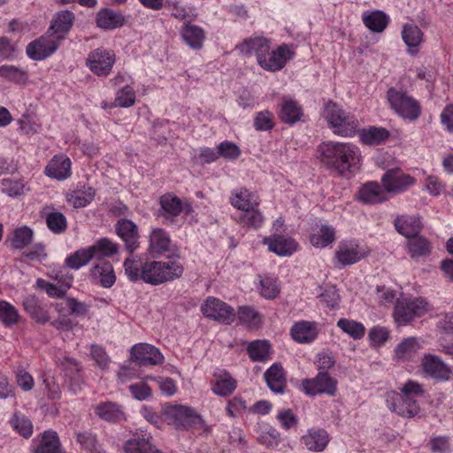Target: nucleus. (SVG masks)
I'll list each match as a JSON object with an SVG mask.
<instances>
[{"instance_id":"f257e3e1","label":"nucleus","mask_w":453,"mask_h":453,"mask_svg":"<svg viewBox=\"0 0 453 453\" xmlns=\"http://www.w3.org/2000/svg\"><path fill=\"white\" fill-rule=\"evenodd\" d=\"M125 273L131 281L142 280L154 286L173 280L181 276L182 265L177 261H156L127 258Z\"/></svg>"},{"instance_id":"f03ea898","label":"nucleus","mask_w":453,"mask_h":453,"mask_svg":"<svg viewBox=\"0 0 453 453\" xmlns=\"http://www.w3.org/2000/svg\"><path fill=\"white\" fill-rule=\"evenodd\" d=\"M318 153L325 164L341 173L355 171L361 163L359 148L349 142H324L319 147Z\"/></svg>"},{"instance_id":"7ed1b4c3","label":"nucleus","mask_w":453,"mask_h":453,"mask_svg":"<svg viewBox=\"0 0 453 453\" xmlns=\"http://www.w3.org/2000/svg\"><path fill=\"white\" fill-rule=\"evenodd\" d=\"M322 116L334 134L345 137L353 136L359 128L357 119L335 103H326Z\"/></svg>"},{"instance_id":"20e7f679","label":"nucleus","mask_w":453,"mask_h":453,"mask_svg":"<svg viewBox=\"0 0 453 453\" xmlns=\"http://www.w3.org/2000/svg\"><path fill=\"white\" fill-rule=\"evenodd\" d=\"M387 98L391 108L403 119L413 121L419 117L421 107L418 102L406 92L391 88Z\"/></svg>"},{"instance_id":"39448f33","label":"nucleus","mask_w":453,"mask_h":453,"mask_svg":"<svg viewBox=\"0 0 453 453\" xmlns=\"http://www.w3.org/2000/svg\"><path fill=\"white\" fill-rule=\"evenodd\" d=\"M430 310L429 303L421 297L398 298L394 311V318L397 324L403 325L411 321L416 317L425 315Z\"/></svg>"},{"instance_id":"423d86ee","label":"nucleus","mask_w":453,"mask_h":453,"mask_svg":"<svg viewBox=\"0 0 453 453\" xmlns=\"http://www.w3.org/2000/svg\"><path fill=\"white\" fill-rule=\"evenodd\" d=\"M165 420L178 429L197 427L203 429L202 418L191 408L182 405H171L164 411Z\"/></svg>"},{"instance_id":"0eeeda50","label":"nucleus","mask_w":453,"mask_h":453,"mask_svg":"<svg viewBox=\"0 0 453 453\" xmlns=\"http://www.w3.org/2000/svg\"><path fill=\"white\" fill-rule=\"evenodd\" d=\"M370 253L368 247L357 240H343L339 242L334 254V263L343 267L356 264Z\"/></svg>"},{"instance_id":"6e6552de","label":"nucleus","mask_w":453,"mask_h":453,"mask_svg":"<svg viewBox=\"0 0 453 453\" xmlns=\"http://www.w3.org/2000/svg\"><path fill=\"white\" fill-rule=\"evenodd\" d=\"M201 311L206 318L227 325L234 322L236 317L233 307L213 296L206 298L201 305Z\"/></svg>"},{"instance_id":"1a4fd4ad","label":"nucleus","mask_w":453,"mask_h":453,"mask_svg":"<svg viewBox=\"0 0 453 453\" xmlns=\"http://www.w3.org/2000/svg\"><path fill=\"white\" fill-rule=\"evenodd\" d=\"M295 57L292 45L281 44L269 50L260 58L258 65L268 72H277L284 68L286 64Z\"/></svg>"},{"instance_id":"9d476101","label":"nucleus","mask_w":453,"mask_h":453,"mask_svg":"<svg viewBox=\"0 0 453 453\" xmlns=\"http://www.w3.org/2000/svg\"><path fill=\"white\" fill-rule=\"evenodd\" d=\"M115 61L116 56L112 50L100 47L88 54L87 66L97 76H107L111 72Z\"/></svg>"},{"instance_id":"9b49d317","label":"nucleus","mask_w":453,"mask_h":453,"mask_svg":"<svg viewBox=\"0 0 453 453\" xmlns=\"http://www.w3.org/2000/svg\"><path fill=\"white\" fill-rule=\"evenodd\" d=\"M61 40L50 32L31 42L27 46V56L34 60H43L51 56L58 48Z\"/></svg>"},{"instance_id":"f8f14e48","label":"nucleus","mask_w":453,"mask_h":453,"mask_svg":"<svg viewBox=\"0 0 453 453\" xmlns=\"http://www.w3.org/2000/svg\"><path fill=\"white\" fill-rule=\"evenodd\" d=\"M381 182L388 193L401 194L416 183L411 175L405 173L400 168L387 171L381 177Z\"/></svg>"},{"instance_id":"ddd939ff","label":"nucleus","mask_w":453,"mask_h":453,"mask_svg":"<svg viewBox=\"0 0 453 453\" xmlns=\"http://www.w3.org/2000/svg\"><path fill=\"white\" fill-rule=\"evenodd\" d=\"M160 205V216L164 218L166 224L173 223L181 212L185 215L193 213V208L188 203L182 202L179 197L171 194L161 196Z\"/></svg>"},{"instance_id":"4468645a","label":"nucleus","mask_w":453,"mask_h":453,"mask_svg":"<svg viewBox=\"0 0 453 453\" xmlns=\"http://www.w3.org/2000/svg\"><path fill=\"white\" fill-rule=\"evenodd\" d=\"M111 81L120 88L115 93L114 106L128 108L134 104L136 99L135 90L131 85L132 78L125 73H118Z\"/></svg>"},{"instance_id":"2eb2a0df","label":"nucleus","mask_w":453,"mask_h":453,"mask_svg":"<svg viewBox=\"0 0 453 453\" xmlns=\"http://www.w3.org/2000/svg\"><path fill=\"white\" fill-rule=\"evenodd\" d=\"M421 372L424 377L435 380H448L451 374L449 366L439 357L425 355L421 361Z\"/></svg>"},{"instance_id":"dca6fc26","label":"nucleus","mask_w":453,"mask_h":453,"mask_svg":"<svg viewBox=\"0 0 453 453\" xmlns=\"http://www.w3.org/2000/svg\"><path fill=\"white\" fill-rule=\"evenodd\" d=\"M303 390L306 395H315L327 394L334 395L336 391V381L328 373L319 372L314 379L304 380L302 383Z\"/></svg>"},{"instance_id":"f3484780","label":"nucleus","mask_w":453,"mask_h":453,"mask_svg":"<svg viewBox=\"0 0 453 453\" xmlns=\"http://www.w3.org/2000/svg\"><path fill=\"white\" fill-rule=\"evenodd\" d=\"M387 404L392 411L403 417H414L420 411L416 400L395 392L388 394Z\"/></svg>"},{"instance_id":"a211bd4d","label":"nucleus","mask_w":453,"mask_h":453,"mask_svg":"<svg viewBox=\"0 0 453 453\" xmlns=\"http://www.w3.org/2000/svg\"><path fill=\"white\" fill-rule=\"evenodd\" d=\"M271 252L280 257H289L297 250L298 243L291 237L280 234H273L263 240Z\"/></svg>"},{"instance_id":"6ab92c4d","label":"nucleus","mask_w":453,"mask_h":453,"mask_svg":"<svg viewBox=\"0 0 453 453\" xmlns=\"http://www.w3.org/2000/svg\"><path fill=\"white\" fill-rule=\"evenodd\" d=\"M236 48L243 55L256 56L259 64L260 58L271 49V40L263 35H254L243 40Z\"/></svg>"},{"instance_id":"aec40b11","label":"nucleus","mask_w":453,"mask_h":453,"mask_svg":"<svg viewBox=\"0 0 453 453\" xmlns=\"http://www.w3.org/2000/svg\"><path fill=\"white\" fill-rule=\"evenodd\" d=\"M132 358L142 365H155L164 360L158 349L148 343L135 344L131 349Z\"/></svg>"},{"instance_id":"412c9836","label":"nucleus","mask_w":453,"mask_h":453,"mask_svg":"<svg viewBox=\"0 0 453 453\" xmlns=\"http://www.w3.org/2000/svg\"><path fill=\"white\" fill-rule=\"evenodd\" d=\"M301 441L309 451L323 452L330 441V436L323 428L311 427L301 437Z\"/></svg>"},{"instance_id":"4be33fe9","label":"nucleus","mask_w":453,"mask_h":453,"mask_svg":"<svg viewBox=\"0 0 453 453\" xmlns=\"http://www.w3.org/2000/svg\"><path fill=\"white\" fill-rule=\"evenodd\" d=\"M71 165L72 162L67 156L55 155L46 165L44 173L51 179L64 180L72 174Z\"/></svg>"},{"instance_id":"5701e85b","label":"nucleus","mask_w":453,"mask_h":453,"mask_svg":"<svg viewBox=\"0 0 453 453\" xmlns=\"http://www.w3.org/2000/svg\"><path fill=\"white\" fill-rule=\"evenodd\" d=\"M290 334L298 343H311L318 337V324L314 321H297L292 326Z\"/></svg>"},{"instance_id":"b1692460","label":"nucleus","mask_w":453,"mask_h":453,"mask_svg":"<svg viewBox=\"0 0 453 453\" xmlns=\"http://www.w3.org/2000/svg\"><path fill=\"white\" fill-rule=\"evenodd\" d=\"M401 35L408 48V53L416 55L424 40V34L421 29L413 23H407L403 26Z\"/></svg>"},{"instance_id":"393cba45","label":"nucleus","mask_w":453,"mask_h":453,"mask_svg":"<svg viewBox=\"0 0 453 453\" xmlns=\"http://www.w3.org/2000/svg\"><path fill=\"white\" fill-rule=\"evenodd\" d=\"M118 235L124 241L127 249L133 252L138 246V233L136 225L128 219H121L116 225Z\"/></svg>"},{"instance_id":"a878e982","label":"nucleus","mask_w":453,"mask_h":453,"mask_svg":"<svg viewBox=\"0 0 453 453\" xmlns=\"http://www.w3.org/2000/svg\"><path fill=\"white\" fill-rule=\"evenodd\" d=\"M335 240V230L332 226L319 223L316 224L310 235L311 243L316 248H325L332 244Z\"/></svg>"},{"instance_id":"bb28decb","label":"nucleus","mask_w":453,"mask_h":453,"mask_svg":"<svg viewBox=\"0 0 453 453\" xmlns=\"http://www.w3.org/2000/svg\"><path fill=\"white\" fill-rule=\"evenodd\" d=\"M387 191L378 182L365 183L358 191V199L365 203H378L387 200Z\"/></svg>"},{"instance_id":"cd10ccee","label":"nucleus","mask_w":453,"mask_h":453,"mask_svg":"<svg viewBox=\"0 0 453 453\" xmlns=\"http://www.w3.org/2000/svg\"><path fill=\"white\" fill-rule=\"evenodd\" d=\"M74 15L69 11H61L53 18L49 32L63 40L73 24Z\"/></svg>"},{"instance_id":"c85d7f7f","label":"nucleus","mask_w":453,"mask_h":453,"mask_svg":"<svg viewBox=\"0 0 453 453\" xmlns=\"http://www.w3.org/2000/svg\"><path fill=\"white\" fill-rule=\"evenodd\" d=\"M61 367L65 371V376L68 378L66 380L67 387L73 394H77L81 389L82 380L78 373L80 371L79 364L73 358L65 357L60 363Z\"/></svg>"},{"instance_id":"c756f323","label":"nucleus","mask_w":453,"mask_h":453,"mask_svg":"<svg viewBox=\"0 0 453 453\" xmlns=\"http://www.w3.org/2000/svg\"><path fill=\"white\" fill-rule=\"evenodd\" d=\"M231 204L244 212L257 208L259 204L256 195L246 188H238L232 192Z\"/></svg>"},{"instance_id":"7c9ffc66","label":"nucleus","mask_w":453,"mask_h":453,"mask_svg":"<svg viewBox=\"0 0 453 453\" xmlns=\"http://www.w3.org/2000/svg\"><path fill=\"white\" fill-rule=\"evenodd\" d=\"M236 388V380L226 371L214 373L211 391L219 396H227Z\"/></svg>"},{"instance_id":"2f4dec72","label":"nucleus","mask_w":453,"mask_h":453,"mask_svg":"<svg viewBox=\"0 0 453 453\" xmlns=\"http://www.w3.org/2000/svg\"><path fill=\"white\" fill-rule=\"evenodd\" d=\"M22 304L24 310L37 323L44 324L50 320L47 310L35 295L26 296Z\"/></svg>"},{"instance_id":"473e14b6","label":"nucleus","mask_w":453,"mask_h":453,"mask_svg":"<svg viewBox=\"0 0 453 453\" xmlns=\"http://www.w3.org/2000/svg\"><path fill=\"white\" fill-rule=\"evenodd\" d=\"M396 231L407 239L418 234L422 227L420 219L414 215H402L395 219Z\"/></svg>"},{"instance_id":"72a5a7b5","label":"nucleus","mask_w":453,"mask_h":453,"mask_svg":"<svg viewBox=\"0 0 453 453\" xmlns=\"http://www.w3.org/2000/svg\"><path fill=\"white\" fill-rule=\"evenodd\" d=\"M269 388L274 393H283L286 387V374L281 365L274 363L265 372Z\"/></svg>"},{"instance_id":"f704fd0d","label":"nucleus","mask_w":453,"mask_h":453,"mask_svg":"<svg viewBox=\"0 0 453 453\" xmlns=\"http://www.w3.org/2000/svg\"><path fill=\"white\" fill-rule=\"evenodd\" d=\"M90 274L93 280L104 288L111 287L116 280L111 264L105 261L95 265L90 270Z\"/></svg>"},{"instance_id":"c9c22d12","label":"nucleus","mask_w":453,"mask_h":453,"mask_svg":"<svg viewBox=\"0 0 453 453\" xmlns=\"http://www.w3.org/2000/svg\"><path fill=\"white\" fill-rule=\"evenodd\" d=\"M180 35L185 43L194 50L201 49L205 39L203 29L189 22L184 23Z\"/></svg>"},{"instance_id":"e433bc0d","label":"nucleus","mask_w":453,"mask_h":453,"mask_svg":"<svg viewBox=\"0 0 453 453\" xmlns=\"http://www.w3.org/2000/svg\"><path fill=\"white\" fill-rule=\"evenodd\" d=\"M95 413L107 422H119L125 419L122 407L112 402H104L96 405Z\"/></svg>"},{"instance_id":"4c0bfd02","label":"nucleus","mask_w":453,"mask_h":453,"mask_svg":"<svg viewBox=\"0 0 453 453\" xmlns=\"http://www.w3.org/2000/svg\"><path fill=\"white\" fill-rule=\"evenodd\" d=\"M150 435L142 432L137 434L134 438L128 440L124 447L125 453H162L154 449L150 442Z\"/></svg>"},{"instance_id":"58836bf2","label":"nucleus","mask_w":453,"mask_h":453,"mask_svg":"<svg viewBox=\"0 0 453 453\" xmlns=\"http://www.w3.org/2000/svg\"><path fill=\"white\" fill-rule=\"evenodd\" d=\"M303 111L299 104L290 97H284L280 104L279 117L288 124H294L301 119Z\"/></svg>"},{"instance_id":"ea45409f","label":"nucleus","mask_w":453,"mask_h":453,"mask_svg":"<svg viewBox=\"0 0 453 453\" xmlns=\"http://www.w3.org/2000/svg\"><path fill=\"white\" fill-rule=\"evenodd\" d=\"M365 26L372 32H382L389 21L388 16L381 11L365 12L362 15Z\"/></svg>"},{"instance_id":"a19ab883","label":"nucleus","mask_w":453,"mask_h":453,"mask_svg":"<svg viewBox=\"0 0 453 453\" xmlns=\"http://www.w3.org/2000/svg\"><path fill=\"white\" fill-rule=\"evenodd\" d=\"M124 23L123 17L111 9H103L96 14V25L103 29H114Z\"/></svg>"},{"instance_id":"79ce46f5","label":"nucleus","mask_w":453,"mask_h":453,"mask_svg":"<svg viewBox=\"0 0 453 453\" xmlns=\"http://www.w3.org/2000/svg\"><path fill=\"white\" fill-rule=\"evenodd\" d=\"M171 239L162 228H153L150 234L149 249L152 253H162L169 250Z\"/></svg>"},{"instance_id":"37998d69","label":"nucleus","mask_w":453,"mask_h":453,"mask_svg":"<svg viewBox=\"0 0 453 453\" xmlns=\"http://www.w3.org/2000/svg\"><path fill=\"white\" fill-rule=\"evenodd\" d=\"M96 195L95 189L91 187H82L66 196L68 203L75 208H81L87 206L92 202Z\"/></svg>"},{"instance_id":"c03bdc74","label":"nucleus","mask_w":453,"mask_h":453,"mask_svg":"<svg viewBox=\"0 0 453 453\" xmlns=\"http://www.w3.org/2000/svg\"><path fill=\"white\" fill-rule=\"evenodd\" d=\"M257 441L267 449H275L280 442V433L275 427L266 425L259 428Z\"/></svg>"},{"instance_id":"a18cd8bd","label":"nucleus","mask_w":453,"mask_h":453,"mask_svg":"<svg viewBox=\"0 0 453 453\" xmlns=\"http://www.w3.org/2000/svg\"><path fill=\"white\" fill-rule=\"evenodd\" d=\"M95 256L91 247H86L76 250L65 258V265L69 268L78 270L82 266L88 265L90 260L94 259Z\"/></svg>"},{"instance_id":"49530a36","label":"nucleus","mask_w":453,"mask_h":453,"mask_svg":"<svg viewBox=\"0 0 453 453\" xmlns=\"http://www.w3.org/2000/svg\"><path fill=\"white\" fill-rule=\"evenodd\" d=\"M43 214L47 226L54 234H59L66 229L67 221L63 213L50 211L49 207H45L43 209Z\"/></svg>"},{"instance_id":"de8ad7c7","label":"nucleus","mask_w":453,"mask_h":453,"mask_svg":"<svg viewBox=\"0 0 453 453\" xmlns=\"http://www.w3.org/2000/svg\"><path fill=\"white\" fill-rule=\"evenodd\" d=\"M420 349L417 338L409 337L402 341L395 349V356L397 359L405 360L412 357Z\"/></svg>"},{"instance_id":"09e8293b","label":"nucleus","mask_w":453,"mask_h":453,"mask_svg":"<svg viewBox=\"0 0 453 453\" xmlns=\"http://www.w3.org/2000/svg\"><path fill=\"white\" fill-rule=\"evenodd\" d=\"M336 326L346 334L354 340H360L365 334V327L361 322L342 318Z\"/></svg>"},{"instance_id":"8fccbe9b","label":"nucleus","mask_w":453,"mask_h":453,"mask_svg":"<svg viewBox=\"0 0 453 453\" xmlns=\"http://www.w3.org/2000/svg\"><path fill=\"white\" fill-rule=\"evenodd\" d=\"M95 259H103L116 254L119 250L117 243L108 238H101L90 246Z\"/></svg>"},{"instance_id":"3c124183","label":"nucleus","mask_w":453,"mask_h":453,"mask_svg":"<svg viewBox=\"0 0 453 453\" xmlns=\"http://www.w3.org/2000/svg\"><path fill=\"white\" fill-rule=\"evenodd\" d=\"M389 134L386 128L371 127L367 129H363L359 137L360 140L368 145H376L388 139Z\"/></svg>"},{"instance_id":"603ef678","label":"nucleus","mask_w":453,"mask_h":453,"mask_svg":"<svg viewBox=\"0 0 453 453\" xmlns=\"http://www.w3.org/2000/svg\"><path fill=\"white\" fill-rule=\"evenodd\" d=\"M407 247L412 257L426 256L431 251L429 242L418 234L408 239Z\"/></svg>"},{"instance_id":"864d4df0","label":"nucleus","mask_w":453,"mask_h":453,"mask_svg":"<svg viewBox=\"0 0 453 453\" xmlns=\"http://www.w3.org/2000/svg\"><path fill=\"white\" fill-rule=\"evenodd\" d=\"M237 317L240 323L250 328H256L262 323L261 315L254 308L250 306L240 307Z\"/></svg>"},{"instance_id":"5fc2aeb1","label":"nucleus","mask_w":453,"mask_h":453,"mask_svg":"<svg viewBox=\"0 0 453 453\" xmlns=\"http://www.w3.org/2000/svg\"><path fill=\"white\" fill-rule=\"evenodd\" d=\"M258 291L266 299H273L280 293L278 280L273 276L259 277Z\"/></svg>"},{"instance_id":"6e6d98bb","label":"nucleus","mask_w":453,"mask_h":453,"mask_svg":"<svg viewBox=\"0 0 453 453\" xmlns=\"http://www.w3.org/2000/svg\"><path fill=\"white\" fill-rule=\"evenodd\" d=\"M248 353L253 361H265L269 358L270 344L265 340H257L250 343Z\"/></svg>"},{"instance_id":"4d7b16f0","label":"nucleus","mask_w":453,"mask_h":453,"mask_svg":"<svg viewBox=\"0 0 453 453\" xmlns=\"http://www.w3.org/2000/svg\"><path fill=\"white\" fill-rule=\"evenodd\" d=\"M18 310L7 301H0V321L5 326H12L19 321Z\"/></svg>"},{"instance_id":"13d9d810","label":"nucleus","mask_w":453,"mask_h":453,"mask_svg":"<svg viewBox=\"0 0 453 453\" xmlns=\"http://www.w3.org/2000/svg\"><path fill=\"white\" fill-rule=\"evenodd\" d=\"M10 423L12 428L23 437L28 438L31 436L33 433V425L25 415L18 412L14 413Z\"/></svg>"},{"instance_id":"bf43d9fd","label":"nucleus","mask_w":453,"mask_h":453,"mask_svg":"<svg viewBox=\"0 0 453 453\" xmlns=\"http://www.w3.org/2000/svg\"><path fill=\"white\" fill-rule=\"evenodd\" d=\"M32 239L33 231L27 226H22L14 231L11 245L14 249H23L32 242Z\"/></svg>"},{"instance_id":"052dcab7","label":"nucleus","mask_w":453,"mask_h":453,"mask_svg":"<svg viewBox=\"0 0 453 453\" xmlns=\"http://www.w3.org/2000/svg\"><path fill=\"white\" fill-rule=\"evenodd\" d=\"M240 220L244 226L257 229L263 226L265 217L259 210L254 208L242 214Z\"/></svg>"},{"instance_id":"680f3d73","label":"nucleus","mask_w":453,"mask_h":453,"mask_svg":"<svg viewBox=\"0 0 453 453\" xmlns=\"http://www.w3.org/2000/svg\"><path fill=\"white\" fill-rule=\"evenodd\" d=\"M2 191L9 196H19L25 191V183L19 179L4 178L2 180Z\"/></svg>"},{"instance_id":"e2e57ef3","label":"nucleus","mask_w":453,"mask_h":453,"mask_svg":"<svg viewBox=\"0 0 453 453\" xmlns=\"http://www.w3.org/2000/svg\"><path fill=\"white\" fill-rule=\"evenodd\" d=\"M0 77L17 83L25 82L27 78L23 70L7 65L0 66Z\"/></svg>"},{"instance_id":"0e129e2a","label":"nucleus","mask_w":453,"mask_h":453,"mask_svg":"<svg viewBox=\"0 0 453 453\" xmlns=\"http://www.w3.org/2000/svg\"><path fill=\"white\" fill-rule=\"evenodd\" d=\"M77 441L89 453H105L97 443L96 437L90 433H79Z\"/></svg>"},{"instance_id":"69168bd1","label":"nucleus","mask_w":453,"mask_h":453,"mask_svg":"<svg viewBox=\"0 0 453 453\" xmlns=\"http://www.w3.org/2000/svg\"><path fill=\"white\" fill-rule=\"evenodd\" d=\"M164 7L170 12L173 17L178 19H185L189 18L191 14V10L178 0H165Z\"/></svg>"},{"instance_id":"338daca9","label":"nucleus","mask_w":453,"mask_h":453,"mask_svg":"<svg viewBox=\"0 0 453 453\" xmlns=\"http://www.w3.org/2000/svg\"><path fill=\"white\" fill-rule=\"evenodd\" d=\"M50 278L55 280L58 285L69 289L73 283V276L65 268L55 266L48 273Z\"/></svg>"},{"instance_id":"774afa93","label":"nucleus","mask_w":453,"mask_h":453,"mask_svg":"<svg viewBox=\"0 0 453 453\" xmlns=\"http://www.w3.org/2000/svg\"><path fill=\"white\" fill-rule=\"evenodd\" d=\"M368 337L372 347H380L388 340L389 330L385 326H376L370 329Z\"/></svg>"}]
</instances>
